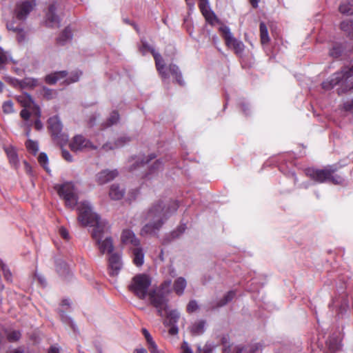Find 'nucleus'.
<instances>
[{
	"label": "nucleus",
	"mask_w": 353,
	"mask_h": 353,
	"mask_svg": "<svg viewBox=\"0 0 353 353\" xmlns=\"http://www.w3.org/2000/svg\"><path fill=\"white\" fill-rule=\"evenodd\" d=\"M78 221L82 226L93 227L92 237L98 240L106 228V223L101 221L98 214L92 212L87 202H82L78 206Z\"/></svg>",
	"instance_id": "2"
},
{
	"label": "nucleus",
	"mask_w": 353,
	"mask_h": 353,
	"mask_svg": "<svg viewBox=\"0 0 353 353\" xmlns=\"http://www.w3.org/2000/svg\"><path fill=\"white\" fill-rule=\"evenodd\" d=\"M8 353H25L23 350L21 349H14L12 351Z\"/></svg>",
	"instance_id": "64"
},
{
	"label": "nucleus",
	"mask_w": 353,
	"mask_h": 353,
	"mask_svg": "<svg viewBox=\"0 0 353 353\" xmlns=\"http://www.w3.org/2000/svg\"><path fill=\"white\" fill-rule=\"evenodd\" d=\"M150 304L154 307L158 315L163 316V312H166L168 307V299L164 294L156 290H151L148 294Z\"/></svg>",
	"instance_id": "7"
},
{
	"label": "nucleus",
	"mask_w": 353,
	"mask_h": 353,
	"mask_svg": "<svg viewBox=\"0 0 353 353\" xmlns=\"http://www.w3.org/2000/svg\"><path fill=\"white\" fill-rule=\"evenodd\" d=\"M38 161L39 164L47 171L48 172V168L47 167L48 158L46 153L41 152L39 154L38 157Z\"/></svg>",
	"instance_id": "40"
},
{
	"label": "nucleus",
	"mask_w": 353,
	"mask_h": 353,
	"mask_svg": "<svg viewBox=\"0 0 353 353\" xmlns=\"http://www.w3.org/2000/svg\"><path fill=\"white\" fill-rule=\"evenodd\" d=\"M67 75L68 72L65 70L55 72L54 73L46 75L45 77V81L49 85H54L58 81L65 79Z\"/></svg>",
	"instance_id": "21"
},
{
	"label": "nucleus",
	"mask_w": 353,
	"mask_h": 353,
	"mask_svg": "<svg viewBox=\"0 0 353 353\" xmlns=\"http://www.w3.org/2000/svg\"><path fill=\"white\" fill-rule=\"evenodd\" d=\"M327 344L329 348L332 351L339 350L342 347V339H333L330 337L327 341Z\"/></svg>",
	"instance_id": "33"
},
{
	"label": "nucleus",
	"mask_w": 353,
	"mask_h": 353,
	"mask_svg": "<svg viewBox=\"0 0 353 353\" xmlns=\"http://www.w3.org/2000/svg\"><path fill=\"white\" fill-rule=\"evenodd\" d=\"M150 353H157L159 350L155 342L152 343L148 345Z\"/></svg>",
	"instance_id": "54"
},
{
	"label": "nucleus",
	"mask_w": 353,
	"mask_h": 353,
	"mask_svg": "<svg viewBox=\"0 0 353 353\" xmlns=\"http://www.w3.org/2000/svg\"><path fill=\"white\" fill-rule=\"evenodd\" d=\"M305 173L311 179L319 183L330 181L334 184L339 185L344 181V178L342 176L336 174V169L332 165H329L323 169L309 168L305 170Z\"/></svg>",
	"instance_id": "3"
},
{
	"label": "nucleus",
	"mask_w": 353,
	"mask_h": 353,
	"mask_svg": "<svg viewBox=\"0 0 353 353\" xmlns=\"http://www.w3.org/2000/svg\"><path fill=\"white\" fill-rule=\"evenodd\" d=\"M136 353H148L147 350L145 348H139L136 349Z\"/></svg>",
	"instance_id": "63"
},
{
	"label": "nucleus",
	"mask_w": 353,
	"mask_h": 353,
	"mask_svg": "<svg viewBox=\"0 0 353 353\" xmlns=\"http://www.w3.org/2000/svg\"><path fill=\"white\" fill-rule=\"evenodd\" d=\"M162 169H163V161L161 159H157L150 167L149 172L146 174V175L154 174L157 172L161 170Z\"/></svg>",
	"instance_id": "35"
},
{
	"label": "nucleus",
	"mask_w": 353,
	"mask_h": 353,
	"mask_svg": "<svg viewBox=\"0 0 353 353\" xmlns=\"http://www.w3.org/2000/svg\"><path fill=\"white\" fill-rule=\"evenodd\" d=\"M178 333V328L175 326H172L169 330V334L171 335H175Z\"/></svg>",
	"instance_id": "59"
},
{
	"label": "nucleus",
	"mask_w": 353,
	"mask_h": 353,
	"mask_svg": "<svg viewBox=\"0 0 353 353\" xmlns=\"http://www.w3.org/2000/svg\"><path fill=\"white\" fill-rule=\"evenodd\" d=\"M20 116L25 121H28L30 117V113L28 110L23 109L20 112Z\"/></svg>",
	"instance_id": "51"
},
{
	"label": "nucleus",
	"mask_w": 353,
	"mask_h": 353,
	"mask_svg": "<svg viewBox=\"0 0 353 353\" xmlns=\"http://www.w3.org/2000/svg\"><path fill=\"white\" fill-rule=\"evenodd\" d=\"M142 333H143V336L145 338V340L147 341L148 345L151 344L152 343L154 342V341L153 340L152 336L150 335V334L149 333V332L148 331L147 329L143 328L142 329Z\"/></svg>",
	"instance_id": "46"
},
{
	"label": "nucleus",
	"mask_w": 353,
	"mask_h": 353,
	"mask_svg": "<svg viewBox=\"0 0 353 353\" xmlns=\"http://www.w3.org/2000/svg\"><path fill=\"white\" fill-rule=\"evenodd\" d=\"M8 63V56L6 52L0 48V69Z\"/></svg>",
	"instance_id": "45"
},
{
	"label": "nucleus",
	"mask_w": 353,
	"mask_h": 353,
	"mask_svg": "<svg viewBox=\"0 0 353 353\" xmlns=\"http://www.w3.org/2000/svg\"><path fill=\"white\" fill-rule=\"evenodd\" d=\"M121 238L123 244L130 245V246L138 245L140 243V240L136 237L134 233L128 229L122 232Z\"/></svg>",
	"instance_id": "19"
},
{
	"label": "nucleus",
	"mask_w": 353,
	"mask_h": 353,
	"mask_svg": "<svg viewBox=\"0 0 353 353\" xmlns=\"http://www.w3.org/2000/svg\"><path fill=\"white\" fill-rule=\"evenodd\" d=\"M21 28L20 26H14V22H10L7 23V28L9 30H12L14 32H16L19 28Z\"/></svg>",
	"instance_id": "52"
},
{
	"label": "nucleus",
	"mask_w": 353,
	"mask_h": 353,
	"mask_svg": "<svg viewBox=\"0 0 353 353\" xmlns=\"http://www.w3.org/2000/svg\"><path fill=\"white\" fill-rule=\"evenodd\" d=\"M56 9V3L50 5L48 8V11L46 14V23L49 27L59 28L60 26L59 18L55 14Z\"/></svg>",
	"instance_id": "15"
},
{
	"label": "nucleus",
	"mask_w": 353,
	"mask_h": 353,
	"mask_svg": "<svg viewBox=\"0 0 353 353\" xmlns=\"http://www.w3.org/2000/svg\"><path fill=\"white\" fill-rule=\"evenodd\" d=\"M109 195L113 200L121 199L124 195V190L119 185L113 184L110 187Z\"/></svg>",
	"instance_id": "24"
},
{
	"label": "nucleus",
	"mask_w": 353,
	"mask_h": 353,
	"mask_svg": "<svg viewBox=\"0 0 353 353\" xmlns=\"http://www.w3.org/2000/svg\"><path fill=\"white\" fill-rule=\"evenodd\" d=\"M33 113L34 114L35 116L37 117L38 119L40 118V117H41V112H40V110H39V107L34 108V109L33 110Z\"/></svg>",
	"instance_id": "60"
},
{
	"label": "nucleus",
	"mask_w": 353,
	"mask_h": 353,
	"mask_svg": "<svg viewBox=\"0 0 353 353\" xmlns=\"http://www.w3.org/2000/svg\"><path fill=\"white\" fill-rule=\"evenodd\" d=\"M345 108L347 110H351L352 109H353V100L350 103H345Z\"/></svg>",
	"instance_id": "61"
},
{
	"label": "nucleus",
	"mask_w": 353,
	"mask_h": 353,
	"mask_svg": "<svg viewBox=\"0 0 353 353\" xmlns=\"http://www.w3.org/2000/svg\"><path fill=\"white\" fill-rule=\"evenodd\" d=\"M250 3H251L252 6L254 8H256L258 7V3L259 2V0H249Z\"/></svg>",
	"instance_id": "62"
},
{
	"label": "nucleus",
	"mask_w": 353,
	"mask_h": 353,
	"mask_svg": "<svg viewBox=\"0 0 353 353\" xmlns=\"http://www.w3.org/2000/svg\"><path fill=\"white\" fill-rule=\"evenodd\" d=\"M141 45L139 47V51L143 55H145L147 52H150L155 61V65L159 76L163 79L168 78V74L164 70V60L161 55L155 51V50L148 45V43L143 40L141 41Z\"/></svg>",
	"instance_id": "6"
},
{
	"label": "nucleus",
	"mask_w": 353,
	"mask_h": 353,
	"mask_svg": "<svg viewBox=\"0 0 353 353\" xmlns=\"http://www.w3.org/2000/svg\"><path fill=\"white\" fill-rule=\"evenodd\" d=\"M171 283V280L165 281L161 284L159 288L155 290L161 292L162 294H164L165 296H167L168 294L170 292Z\"/></svg>",
	"instance_id": "36"
},
{
	"label": "nucleus",
	"mask_w": 353,
	"mask_h": 353,
	"mask_svg": "<svg viewBox=\"0 0 353 353\" xmlns=\"http://www.w3.org/2000/svg\"><path fill=\"white\" fill-rule=\"evenodd\" d=\"M164 70L168 74L169 77L166 79H162L163 81L166 82L170 77L173 79V82L177 83L180 86L185 85V81L183 78L182 73L178 65L174 63H170L167 68L164 66Z\"/></svg>",
	"instance_id": "10"
},
{
	"label": "nucleus",
	"mask_w": 353,
	"mask_h": 353,
	"mask_svg": "<svg viewBox=\"0 0 353 353\" xmlns=\"http://www.w3.org/2000/svg\"><path fill=\"white\" fill-rule=\"evenodd\" d=\"M60 234L64 239H68L69 234L65 228L60 229Z\"/></svg>",
	"instance_id": "56"
},
{
	"label": "nucleus",
	"mask_w": 353,
	"mask_h": 353,
	"mask_svg": "<svg viewBox=\"0 0 353 353\" xmlns=\"http://www.w3.org/2000/svg\"><path fill=\"white\" fill-rule=\"evenodd\" d=\"M61 154H62V157L63 158L68 161V162H71L72 161V155L70 154V152L68 151H67L66 150H62L61 151Z\"/></svg>",
	"instance_id": "49"
},
{
	"label": "nucleus",
	"mask_w": 353,
	"mask_h": 353,
	"mask_svg": "<svg viewBox=\"0 0 353 353\" xmlns=\"http://www.w3.org/2000/svg\"><path fill=\"white\" fill-rule=\"evenodd\" d=\"M151 285V279L145 274H139L132 278L129 285V290L133 292L139 299H144L148 294V290Z\"/></svg>",
	"instance_id": "5"
},
{
	"label": "nucleus",
	"mask_w": 353,
	"mask_h": 353,
	"mask_svg": "<svg viewBox=\"0 0 353 353\" xmlns=\"http://www.w3.org/2000/svg\"><path fill=\"white\" fill-rule=\"evenodd\" d=\"M34 128L37 130H40L42 129L43 128V124L41 123V121H40L39 119H37L35 121H34Z\"/></svg>",
	"instance_id": "57"
},
{
	"label": "nucleus",
	"mask_w": 353,
	"mask_h": 353,
	"mask_svg": "<svg viewBox=\"0 0 353 353\" xmlns=\"http://www.w3.org/2000/svg\"><path fill=\"white\" fill-rule=\"evenodd\" d=\"M181 348L183 353H192V350L188 347V343L185 342H183Z\"/></svg>",
	"instance_id": "55"
},
{
	"label": "nucleus",
	"mask_w": 353,
	"mask_h": 353,
	"mask_svg": "<svg viewBox=\"0 0 353 353\" xmlns=\"http://www.w3.org/2000/svg\"><path fill=\"white\" fill-rule=\"evenodd\" d=\"M48 353H60V350L55 345H52L50 347Z\"/></svg>",
	"instance_id": "58"
},
{
	"label": "nucleus",
	"mask_w": 353,
	"mask_h": 353,
	"mask_svg": "<svg viewBox=\"0 0 353 353\" xmlns=\"http://www.w3.org/2000/svg\"><path fill=\"white\" fill-rule=\"evenodd\" d=\"M342 52V47L340 45H336L330 50V55L334 58L339 57Z\"/></svg>",
	"instance_id": "42"
},
{
	"label": "nucleus",
	"mask_w": 353,
	"mask_h": 353,
	"mask_svg": "<svg viewBox=\"0 0 353 353\" xmlns=\"http://www.w3.org/2000/svg\"><path fill=\"white\" fill-rule=\"evenodd\" d=\"M48 128L54 139L61 136L63 125L58 116H53L48 120Z\"/></svg>",
	"instance_id": "12"
},
{
	"label": "nucleus",
	"mask_w": 353,
	"mask_h": 353,
	"mask_svg": "<svg viewBox=\"0 0 353 353\" xmlns=\"http://www.w3.org/2000/svg\"><path fill=\"white\" fill-rule=\"evenodd\" d=\"M178 208L179 203L176 201H159L154 203L143 214L144 219L148 223L142 228L141 235H157L165 220Z\"/></svg>",
	"instance_id": "1"
},
{
	"label": "nucleus",
	"mask_w": 353,
	"mask_h": 353,
	"mask_svg": "<svg viewBox=\"0 0 353 353\" xmlns=\"http://www.w3.org/2000/svg\"><path fill=\"white\" fill-rule=\"evenodd\" d=\"M156 157H157V156L154 154H151L148 155V157L142 159L141 161H137L135 164H134L130 168V171H133L137 168L144 167L145 165H148L150 162L151 160L154 159Z\"/></svg>",
	"instance_id": "28"
},
{
	"label": "nucleus",
	"mask_w": 353,
	"mask_h": 353,
	"mask_svg": "<svg viewBox=\"0 0 353 353\" xmlns=\"http://www.w3.org/2000/svg\"><path fill=\"white\" fill-rule=\"evenodd\" d=\"M23 83L30 88L35 87L37 85V81L33 79H25Z\"/></svg>",
	"instance_id": "47"
},
{
	"label": "nucleus",
	"mask_w": 353,
	"mask_h": 353,
	"mask_svg": "<svg viewBox=\"0 0 353 353\" xmlns=\"http://www.w3.org/2000/svg\"><path fill=\"white\" fill-rule=\"evenodd\" d=\"M81 74V72L76 71V72L72 73L71 75L68 78L65 79L64 80V83H65L67 85H69L72 83L77 82L79 80Z\"/></svg>",
	"instance_id": "41"
},
{
	"label": "nucleus",
	"mask_w": 353,
	"mask_h": 353,
	"mask_svg": "<svg viewBox=\"0 0 353 353\" xmlns=\"http://www.w3.org/2000/svg\"><path fill=\"white\" fill-rule=\"evenodd\" d=\"M262 349L261 343H254L249 345L246 347L236 346L234 348V353H255Z\"/></svg>",
	"instance_id": "22"
},
{
	"label": "nucleus",
	"mask_w": 353,
	"mask_h": 353,
	"mask_svg": "<svg viewBox=\"0 0 353 353\" xmlns=\"http://www.w3.org/2000/svg\"><path fill=\"white\" fill-rule=\"evenodd\" d=\"M199 308L197 303L196 301L192 300L190 301L187 305V312L189 313H192L195 312Z\"/></svg>",
	"instance_id": "44"
},
{
	"label": "nucleus",
	"mask_w": 353,
	"mask_h": 353,
	"mask_svg": "<svg viewBox=\"0 0 353 353\" xmlns=\"http://www.w3.org/2000/svg\"><path fill=\"white\" fill-rule=\"evenodd\" d=\"M205 321L200 320L194 322L190 327V332L192 335L197 336L202 334L205 331Z\"/></svg>",
	"instance_id": "25"
},
{
	"label": "nucleus",
	"mask_w": 353,
	"mask_h": 353,
	"mask_svg": "<svg viewBox=\"0 0 353 353\" xmlns=\"http://www.w3.org/2000/svg\"><path fill=\"white\" fill-rule=\"evenodd\" d=\"M219 32L221 33V36L225 40V45L228 48H232L236 54H241L243 52L244 50V45L243 42L237 40L233 37L228 27H220Z\"/></svg>",
	"instance_id": "8"
},
{
	"label": "nucleus",
	"mask_w": 353,
	"mask_h": 353,
	"mask_svg": "<svg viewBox=\"0 0 353 353\" xmlns=\"http://www.w3.org/2000/svg\"><path fill=\"white\" fill-rule=\"evenodd\" d=\"M235 296L234 291H229L217 303L216 306H213V308H217L222 306H224L228 303L231 301L234 297Z\"/></svg>",
	"instance_id": "31"
},
{
	"label": "nucleus",
	"mask_w": 353,
	"mask_h": 353,
	"mask_svg": "<svg viewBox=\"0 0 353 353\" xmlns=\"http://www.w3.org/2000/svg\"><path fill=\"white\" fill-rule=\"evenodd\" d=\"M26 147L29 151L32 152L34 154H36L38 151L37 143L32 140L29 139L26 142Z\"/></svg>",
	"instance_id": "43"
},
{
	"label": "nucleus",
	"mask_w": 353,
	"mask_h": 353,
	"mask_svg": "<svg viewBox=\"0 0 353 353\" xmlns=\"http://www.w3.org/2000/svg\"><path fill=\"white\" fill-rule=\"evenodd\" d=\"M7 340L10 343H14L21 337V333L19 330H6V331Z\"/></svg>",
	"instance_id": "34"
},
{
	"label": "nucleus",
	"mask_w": 353,
	"mask_h": 353,
	"mask_svg": "<svg viewBox=\"0 0 353 353\" xmlns=\"http://www.w3.org/2000/svg\"><path fill=\"white\" fill-rule=\"evenodd\" d=\"M54 189L59 196L65 201V205L74 209L77 205L78 196L74 185L71 182H65L63 184H57Z\"/></svg>",
	"instance_id": "4"
},
{
	"label": "nucleus",
	"mask_w": 353,
	"mask_h": 353,
	"mask_svg": "<svg viewBox=\"0 0 353 353\" xmlns=\"http://www.w3.org/2000/svg\"><path fill=\"white\" fill-rule=\"evenodd\" d=\"M186 287V281L183 277H179L174 281V290L178 295H181Z\"/></svg>",
	"instance_id": "27"
},
{
	"label": "nucleus",
	"mask_w": 353,
	"mask_h": 353,
	"mask_svg": "<svg viewBox=\"0 0 353 353\" xmlns=\"http://www.w3.org/2000/svg\"><path fill=\"white\" fill-rule=\"evenodd\" d=\"M130 250L132 252L133 263L137 267L141 266L144 263V252L141 243L138 245L130 246Z\"/></svg>",
	"instance_id": "14"
},
{
	"label": "nucleus",
	"mask_w": 353,
	"mask_h": 353,
	"mask_svg": "<svg viewBox=\"0 0 353 353\" xmlns=\"http://www.w3.org/2000/svg\"><path fill=\"white\" fill-rule=\"evenodd\" d=\"M108 262L110 275L117 276L122 267L121 255L118 253H112L109 257Z\"/></svg>",
	"instance_id": "13"
},
{
	"label": "nucleus",
	"mask_w": 353,
	"mask_h": 353,
	"mask_svg": "<svg viewBox=\"0 0 353 353\" xmlns=\"http://www.w3.org/2000/svg\"><path fill=\"white\" fill-rule=\"evenodd\" d=\"M119 114L117 111H113L110 117L108 118L107 123L103 125V128H108L110 127L115 123L119 121Z\"/></svg>",
	"instance_id": "37"
},
{
	"label": "nucleus",
	"mask_w": 353,
	"mask_h": 353,
	"mask_svg": "<svg viewBox=\"0 0 353 353\" xmlns=\"http://www.w3.org/2000/svg\"><path fill=\"white\" fill-rule=\"evenodd\" d=\"M3 276L5 279L8 281H12V273L9 269H3Z\"/></svg>",
	"instance_id": "53"
},
{
	"label": "nucleus",
	"mask_w": 353,
	"mask_h": 353,
	"mask_svg": "<svg viewBox=\"0 0 353 353\" xmlns=\"http://www.w3.org/2000/svg\"><path fill=\"white\" fill-rule=\"evenodd\" d=\"M339 12L343 14L353 15V1H345L339 7Z\"/></svg>",
	"instance_id": "26"
},
{
	"label": "nucleus",
	"mask_w": 353,
	"mask_h": 353,
	"mask_svg": "<svg viewBox=\"0 0 353 353\" xmlns=\"http://www.w3.org/2000/svg\"><path fill=\"white\" fill-rule=\"evenodd\" d=\"M35 5L36 3L34 1H25L17 4L14 11L17 19L19 20L26 19Z\"/></svg>",
	"instance_id": "11"
},
{
	"label": "nucleus",
	"mask_w": 353,
	"mask_h": 353,
	"mask_svg": "<svg viewBox=\"0 0 353 353\" xmlns=\"http://www.w3.org/2000/svg\"><path fill=\"white\" fill-rule=\"evenodd\" d=\"M72 38V30L69 27H66L57 39V43L59 46H64Z\"/></svg>",
	"instance_id": "23"
},
{
	"label": "nucleus",
	"mask_w": 353,
	"mask_h": 353,
	"mask_svg": "<svg viewBox=\"0 0 353 353\" xmlns=\"http://www.w3.org/2000/svg\"><path fill=\"white\" fill-rule=\"evenodd\" d=\"M165 315H166L167 317L170 319V323H176L179 319V314L176 310L168 312L167 310L166 312H163V316Z\"/></svg>",
	"instance_id": "38"
},
{
	"label": "nucleus",
	"mask_w": 353,
	"mask_h": 353,
	"mask_svg": "<svg viewBox=\"0 0 353 353\" xmlns=\"http://www.w3.org/2000/svg\"><path fill=\"white\" fill-rule=\"evenodd\" d=\"M235 296L234 291H229L217 303L216 306H213V308H217L222 306H224L228 303L231 301L234 297Z\"/></svg>",
	"instance_id": "32"
},
{
	"label": "nucleus",
	"mask_w": 353,
	"mask_h": 353,
	"mask_svg": "<svg viewBox=\"0 0 353 353\" xmlns=\"http://www.w3.org/2000/svg\"><path fill=\"white\" fill-rule=\"evenodd\" d=\"M4 151L7 155L9 161V163L11 167L14 169L17 170L19 168V158L17 151L12 146H8L4 148Z\"/></svg>",
	"instance_id": "20"
},
{
	"label": "nucleus",
	"mask_w": 353,
	"mask_h": 353,
	"mask_svg": "<svg viewBox=\"0 0 353 353\" xmlns=\"http://www.w3.org/2000/svg\"><path fill=\"white\" fill-rule=\"evenodd\" d=\"M23 164H24V169H25L26 174H28L30 176H32L33 171H32V168L31 167V165L26 161H23Z\"/></svg>",
	"instance_id": "50"
},
{
	"label": "nucleus",
	"mask_w": 353,
	"mask_h": 353,
	"mask_svg": "<svg viewBox=\"0 0 353 353\" xmlns=\"http://www.w3.org/2000/svg\"><path fill=\"white\" fill-rule=\"evenodd\" d=\"M108 230V226L105 231L101 234V236L98 239L95 240L97 244L99 245V250L102 254L105 252L110 253L113 250L112 239L110 237H106L104 241L101 242V239L103 236L104 232Z\"/></svg>",
	"instance_id": "18"
},
{
	"label": "nucleus",
	"mask_w": 353,
	"mask_h": 353,
	"mask_svg": "<svg viewBox=\"0 0 353 353\" xmlns=\"http://www.w3.org/2000/svg\"><path fill=\"white\" fill-rule=\"evenodd\" d=\"M130 141V138L125 137H121L119 138L114 143L113 146H110V144L106 143L103 145V148L105 150H114L115 148L123 146L125 143L129 142Z\"/></svg>",
	"instance_id": "29"
},
{
	"label": "nucleus",
	"mask_w": 353,
	"mask_h": 353,
	"mask_svg": "<svg viewBox=\"0 0 353 353\" xmlns=\"http://www.w3.org/2000/svg\"><path fill=\"white\" fill-rule=\"evenodd\" d=\"M117 176L118 172L117 170H104L97 174V181L99 184L103 185L112 181Z\"/></svg>",
	"instance_id": "16"
},
{
	"label": "nucleus",
	"mask_w": 353,
	"mask_h": 353,
	"mask_svg": "<svg viewBox=\"0 0 353 353\" xmlns=\"http://www.w3.org/2000/svg\"><path fill=\"white\" fill-rule=\"evenodd\" d=\"M260 38L262 44H267L270 41L268 28L266 25L261 22L259 26Z\"/></svg>",
	"instance_id": "30"
},
{
	"label": "nucleus",
	"mask_w": 353,
	"mask_h": 353,
	"mask_svg": "<svg viewBox=\"0 0 353 353\" xmlns=\"http://www.w3.org/2000/svg\"><path fill=\"white\" fill-rule=\"evenodd\" d=\"M15 33H17V39L19 42H22L24 41L26 38V34L22 28H20L19 30H17Z\"/></svg>",
	"instance_id": "48"
},
{
	"label": "nucleus",
	"mask_w": 353,
	"mask_h": 353,
	"mask_svg": "<svg viewBox=\"0 0 353 353\" xmlns=\"http://www.w3.org/2000/svg\"><path fill=\"white\" fill-rule=\"evenodd\" d=\"M3 112L5 114H11L14 112L13 103L11 100L6 101L2 105Z\"/></svg>",
	"instance_id": "39"
},
{
	"label": "nucleus",
	"mask_w": 353,
	"mask_h": 353,
	"mask_svg": "<svg viewBox=\"0 0 353 353\" xmlns=\"http://www.w3.org/2000/svg\"><path fill=\"white\" fill-rule=\"evenodd\" d=\"M69 147L73 152L97 149V147L94 146L90 140L81 134L76 135L72 138L69 144Z\"/></svg>",
	"instance_id": "9"
},
{
	"label": "nucleus",
	"mask_w": 353,
	"mask_h": 353,
	"mask_svg": "<svg viewBox=\"0 0 353 353\" xmlns=\"http://www.w3.org/2000/svg\"><path fill=\"white\" fill-rule=\"evenodd\" d=\"M199 8L201 14L209 24L214 26L219 22V19L216 15L210 10V5L199 6Z\"/></svg>",
	"instance_id": "17"
}]
</instances>
